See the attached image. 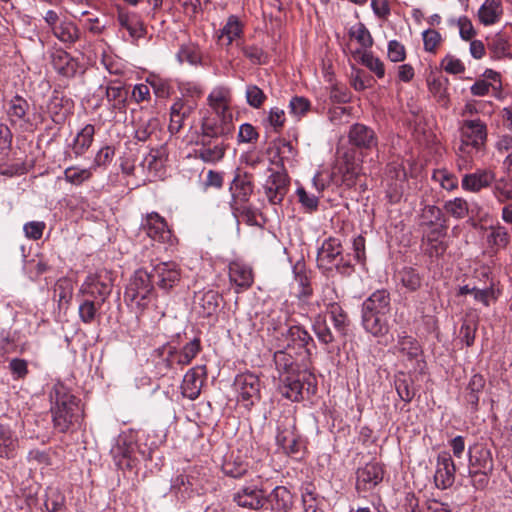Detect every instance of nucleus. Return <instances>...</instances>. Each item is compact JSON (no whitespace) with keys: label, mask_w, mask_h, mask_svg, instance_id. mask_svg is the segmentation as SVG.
<instances>
[{"label":"nucleus","mask_w":512,"mask_h":512,"mask_svg":"<svg viewBox=\"0 0 512 512\" xmlns=\"http://www.w3.org/2000/svg\"><path fill=\"white\" fill-rule=\"evenodd\" d=\"M50 399L53 404V424L58 432L66 433L79 424L82 417L79 399L71 394L68 387L63 383H56L50 392Z\"/></svg>","instance_id":"obj_1"},{"label":"nucleus","mask_w":512,"mask_h":512,"mask_svg":"<svg viewBox=\"0 0 512 512\" xmlns=\"http://www.w3.org/2000/svg\"><path fill=\"white\" fill-rule=\"evenodd\" d=\"M154 279L150 272L144 269H138L131 277L126 287L125 301L139 311L145 310L152 299L155 298L153 285Z\"/></svg>","instance_id":"obj_2"},{"label":"nucleus","mask_w":512,"mask_h":512,"mask_svg":"<svg viewBox=\"0 0 512 512\" xmlns=\"http://www.w3.org/2000/svg\"><path fill=\"white\" fill-rule=\"evenodd\" d=\"M113 274L106 269H100L86 277L81 285L80 293L83 296L99 300L104 304L113 289Z\"/></svg>","instance_id":"obj_3"},{"label":"nucleus","mask_w":512,"mask_h":512,"mask_svg":"<svg viewBox=\"0 0 512 512\" xmlns=\"http://www.w3.org/2000/svg\"><path fill=\"white\" fill-rule=\"evenodd\" d=\"M394 353L408 362L415 363V370L420 374L425 373L426 362L423 359V349L416 338L402 332L397 336V342L393 347Z\"/></svg>","instance_id":"obj_4"},{"label":"nucleus","mask_w":512,"mask_h":512,"mask_svg":"<svg viewBox=\"0 0 512 512\" xmlns=\"http://www.w3.org/2000/svg\"><path fill=\"white\" fill-rule=\"evenodd\" d=\"M312 375L307 371H297L287 375H280L279 392L281 395L293 402L301 401L304 396L305 384L307 392L313 386L310 382Z\"/></svg>","instance_id":"obj_5"},{"label":"nucleus","mask_w":512,"mask_h":512,"mask_svg":"<svg viewBox=\"0 0 512 512\" xmlns=\"http://www.w3.org/2000/svg\"><path fill=\"white\" fill-rule=\"evenodd\" d=\"M238 393V401L250 409L261 399V382L258 376L253 373H243L236 376L234 381Z\"/></svg>","instance_id":"obj_6"},{"label":"nucleus","mask_w":512,"mask_h":512,"mask_svg":"<svg viewBox=\"0 0 512 512\" xmlns=\"http://www.w3.org/2000/svg\"><path fill=\"white\" fill-rule=\"evenodd\" d=\"M271 171L263 184V191L272 205H281L286 194L289 191L290 178L286 171Z\"/></svg>","instance_id":"obj_7"},{"label":"nucleus","mask_w":512,"mask_h":512,"mask_svg":"<svg viewBox=\"0 0 512 512\" xmlns=\"http://www.w3.org/2000/svg\"><path fill=\"white\" fill-rule=\"evenodd\" d=\"M201 139L200 140H212L225 142L234 131V125L232 123V116L214 118H205L201 125Z\"/></svg>","instance_id":"obj_8"},{"label":"nucleus","mask_w":512,"mask_h":512,"mask_svg":"<svg viewBox=\"0 0 512 512\" xmlns=\"http://www.w3.org/2000/svg\"><path fill=\"white\" fill-rule=\"evenodd\" d=\"M150 273L156 285L166 292L176 286L181 279L180 267L173 261L156 264Z\"/></svg>","instance_id":"obj_9"},{"label":"nucleus","mask_w":512,"mask_h":512,"mask_svg":"<svg viewBox=\"0 0 512 512\" xmlns=\"http://www.w3.org/2000/svg\"><path fill=\"white\" fill-rule=\"evenodd\" d=\"M456 466L452 456L447 451L438 454L436 460V471L434 482L437 488L445 490L450 488L455 482Z\"/></svg>","instance_id":"obj_10"},{"label":"nucleus","mask_w":512,"mask_h":512,"mask_svg":"<svg viewBox=\"0 0 512 512\" xmlns=\"http://www.w3.org/2000/svg\"><path fill=\"white\" fill-rule=\"evenodd\" d=\"M463 144L479 150L487 139V128L480 119L465 120L461 126Z\"/></svg>","instance_id":"obj_11"},{"label":"nucleus","mask_w":512,"mask_h":512,"mask_svg":"<svg viewBox=\"0 0 512 512\" xmlns=\"http://www.w3.org/2000/svg\"><path fill=\"white\" fill-rule=\"evenodd\" d=\"M141 227L151 239L160 243L171 242L172 232L168 228L166 220L158 213L147 214Z\"/></svg>","instance_id":"obj_12"},{"label":"nucleus","mask_w":512,"mask_h":512,"mask_svg":"<svg viewBox=\"0 0 512 512\" xmlns=\"http://www.w3.org/2000/svg\"><path fill=\"white\" fill-rule=\"evenodd\" d=\"M336 297L335 290L327 287L322 300L327 308V313L330 315L334 328L340 335L344 336L348 326V317L342 307L335 301Z\"/></svg>","instance_id":"obj_13"},{"label":"nucleus","mask_w":512,"mask_h":512,"mask_svg":"<svg viewBox=\"0 0 512 512\" xmlns=\"http://www.w3.org/2000/svg\"><path fill=\"white\" fill-rule=\"evenodd\" d=\"M383 474V468L379 463H367L357 470L356 489L360 492L372 490L383 480Z\"/></svg>","instance_id":"obj_14"},{"label":"nucleus","mask_w":512,"mask_h":512,"mask_svg":"<svg viewBox=\"0 0 512 512\" xmlns=\"http://www.w3.org/2000/svg\"><path fill=\"white\" fill-rule=\"evenodd\" d=\"M349 143L359 150H372L377 147L378 138L374 130L364 124H353L348 133Z\"/></svg>","instance_id":"obj_15"},{"label":"nucleus","mask_w":512,"mask_h":512,"mask_svg":"<svg viewBox=\"0 0 512 512\" xmlns=\"http://www.w3.org/2000/svg\"><path fill=\"white\" fill-rule=\"evenodd\" d=\"M423 225L431 228V235L446 236L448 230L447 218L442 210L435 205H426L422 209Z\"/></svg>","instance_id":"obj_16"},{"label":"nucleus","mask_w":512,"mask_h":512,"mask_svg":"<svg viewBox=\"0 0 512 512\" xmlns=\"http://www.w3.org/2000/svg\"><path fill=\"white\" fill-rule=\"evenodd\" d=\"M233 501L242 508L259 510L265 504L264 491L256 486H246L234 493Z\"/></svg>","instance_id":"obj_17"},{"label":"nucleus","mask_w":512,"mask_h":512,"mask_svg":"<svg viewBox=\"0 0 512 512\" xmlns=\"http://www.w3.org/2000/svg\"><path fill=\"white\" fill-rule=\"evenodd\" d=\"M342 255V245L338 238L326 239L318 250L317 264L324 270H332L334 262Z\"/></svg>","instance_id":"obj_18"},{"label":"nucleus","mask_w":512,"mask_h":512,"mask_svg":"<svg viewBox=\"0 0 512 512\" xmlns=\"http://www.w3.org/2000/svg\"><path fill=\"white\" fill-rule=\"evenodd\" d=\"M494 180L495 174L491 170L479 169L474 173L465 174L461 185L464 190L477 193L481 189L491 186Z\"/></svg>","instance_id":"obj_19"},{"label":"nucleus","mask_w":512,"mask_h":512,"mask_svg":"<svg viewBox=\"0 0 512 512\" xmlns=\"http://www.w3.org/2000/svg\"><path fill=\"white\" fill-rule=\"evenodd\" d=\"M390 294L387 290L373 292L362 304V312L388 315L391 310Z\"/></svg>","instance_id":"obj_20"},{"label":"nucleus","mask_w":512,"mask_h":512,"mask_svg":"<svg viewBox=\"0 0 512 512\" xmlns=\"http://www.w3.org/2000/svg\"><path fill=\"white\" fill-rule=\"evenodd\" d=\"M117 21L122 28H125L133 40H138L146 34L145 25L141 17L124 9H120L117 15Z\"/></svg>","instance_id":"obj_21"},{"label":"nucleus","mask_w":512,"mask_h":512,"mask_svg":"<svg viewBox=\"0 0 512 512\" xmlns=\"http://www.w3.org/2000/svg\"><path fill=\"white\" fill-rule=\"evenodd\" d=\"M204 374V367H194L184 375L181 385L184 397L195 400L200 395L203 383L201 376Z\"/></svg>","instance_id":"obj_22"},{"label":"nucleus","mask_w":512,"mask_h":512,"mask_svg":"<svg viewBox=\"0 0 512 512\" xmlns=\"http://www.w3.org/2000/svg\"><path fill=\"white\" fill-rule=\"evenodd\" d=\"M194 104L189 103L188 101H184L182 99L177 100L171 106L170 112V124L169 131L172 134L178 133L180 129L184 126V121L191 115L194 111Z\"/></svg>","instance_id":"obj_23"},{"label":"nucleus","mask_w":512,"mask_h":512,"mask_svg":"<svg viewBox=\"0 0 512 512\" xmlns=\"http://www.w3.org/2000/svg\"><path fill=\"white\" fill-rule=\"evenodd\" d=\"M201 148L196 151V156L206 163H215L221 160L227 145L223 141L200 140Z\"/></svg>","instance_id":"obj_24"},{"label":"nucleus","mask_w":512,"mask_h":512,"mask_svg":"<svg viewBox=\"0 0 512 512\" xmlns=\"http://www.w3.org/2000/svg\"><path fill=\"white\" fill-rule=\"evenodd\" d=\"M19 439L15 432L8 426L0 423V457L13 459L17 455Z\"/></svg>","instance_id":"obj_25"},{"label":"nucleus","mask_w":512,"mask_h":512,"mask_svg":"<svg viewBox=\"0 0 512 512\" xmlns=\"http://www.w3.org/2000/svg\"><path fill=\"white\" fill-rule=\"evenodd\" d=\"M52 65L60 75L67 78L74 77L79 68L78 61L63 50H58L52 55Z\"/></svg>","instance_id":"obj_26"},{"label":"nucleus","mask_w":512,"mask_h":512,"mask_svg":"<svg viewBox=\"0 0 512 512\" xmlns=\"http://www.w3.org/2000/svg\"><path fill=\"white\" fill-rule=\"evenodd\" d=\"M229 278L243 290L250 288L254 282L252 268L239 262H232L229 265Z\"/></svg>","instance_id":"obj_27"},{"label":"nucleus","mask_w":512,"mask_h":512,"mask_svg":"<svg viewBox=\"0 0 512 512\" xmlns=\"http://www.w3.org/2000/svg\"><path fill=\"white\" fill-rule=\"evenodd\" d=\"M388 315L362 312V325L374 337H381L389 332Z\"/></svg>","instance_id":"obj_28"},{"label":"nucleus","mask_w":512,"mask_h":512,"mask_svg":"<svg viewBox=\"0 0 512 512\" xmlns=\"http://www.w3.org/2000/svg\"><path fill=\"white\" fill-rule=\"evenodd\" d=\"M265 503H268L274 512H287L292 506V494L286 487L277 486L265 496Z\"/></svg>","instance_id":"obj_29"},{"label":"nucleus","mask_w":512,"mask_h":512,"mask_svg":"<svg viewBox=\"0 0 512 512\" xmlns=\"http://www.w3.org/2000/svg\"><path fill=\"white\" fill-rule=\"evenodd\" d=\"M503 15V6L501 0H485L478 10L479 21L490 26L497 23Z\"/></svg>","instance_id":"obj_30"},{"label":"nucleus","mask_w":512,"mask_h":512,"mask_svg":"<svg viewBox=\"0 0 512 512\" xmlns=\"http://www.w3.org/2000/svg\"><path fill=\"white\" fill-rule=\"evenodd\" d=\"M296 419L291 414H282L277 420L276 442L281 446L297 435Z\"/></svg>","instance_id":"obj_31"},{"label":"nucleus","mask_w":512,"mask_h":512,"mask_svg":"<svg viewBox=\"0 0 512 512\" xmlns=\"http://www.w3.org/2000/svg\"><path fill=\"white\" fill-rule=\"evenodd\" d=\"M469 474L472 473H492L493 459L490 450L485 448L478 449L475 454L469 453Z\"/></svg>","instance_id":"obj_32"},{"label":"nucleus","mask_w":512,"mask_h":512,"mask_svg":"<svg viewBox=\"0 0 512 512\" xmlns=\"http://www.w3.org/2000/svg\"><path fill=\"white\" fill-rule=\"evenodd\" d=\"M95 127L92 124L85 125L76 135L71 145L75 157L86 153L94 141Z\"/></svg>","instance_id":"obj_33"},{"label":"nucleus","mask_w":512,"mask_h":512,"mask_svg":"<svg viewBox=\"0 0 512 512\" xmlns=\"http://www.w3.org/2000/svg\"><path fill=\"white\" fill-rule=\"evenodd\" d=\"M167 159L168 150L166 145L163 144L157 148H152L148 155L144 158L142 164L150 172H154L155 175H158L163 170Z\"/></svg>","instance_id":"obj_34"},{"label":"nucleus","mask_w":512,"mask_h":512,"mask_svg":"<svg viewBox=\"0 0 512 512\" xmlns=\"http://www.w3.org/2000/svg\"><path fill=\"white\" fill-rule=\"evenodd\" d=\"M53 35L67 46L73 45L80 37V30L77 25L69 20L61 21L52 30Z\"/></svg>","instance_id":"obj_35"},{"label":"nucleus","mask_w":512,"mask_h":512,"mask_svg":"<svg viewBox=\"0 0 512 512\" xmlns=\"http://www.w3.org/2000/svg\"><path fill=\"white\" fill-rule=\"evenodd\" d=\"M485 379L480 374H474L466 388L465 401L471 406L473 412L478 410V404L480 400V394L483 392L485 387Z\"/></svg>","instance_id":"obj_36"},{"label":"nucleus","mask_w":512,"mask_h":512,"mask_svg":"<svg viewBox=\"0 0 512 512\" xmlns=\"http://www.w3.org/2000/svg\"><path fill=\"white\" fill-rule=\"evenodd\" d=\"M230 92L228 89L218 88L208 96V103L217 116H232L228 113Z\"/></svg>","instance_id":"obj_37"},{"label":"nucleus","mask_w":512,"mask_h":512,"mask_svg":"<svg viewBox=\"0 0 512 512\" xmlns=\"http://www.w3.org/2000/svg\"><path fill=\"white\" fill-rule=\"evenodd\" d=\"M394 384L399 398L406 403H410L417 391L412 377L404 372H399L395 376Z\"/></svg>","instance_id":"obj_38"},{"label":"nucleus","mask_w":512,"mask_h":512,"mask_svg":"<svg viewBox=\"0 0 512 512\" xmlns=\"http://www.w3.org/2000/svg\"><path fill=\"white\" fill-rule=\"evenodd\" d=\"M29 110V103L20 95H15L7 103V116L11 124L25 119Z\"/></svg>","instance_id":"obj_39"},{"label":"nucleus","mask_w":512,"mask_h":512,"mask_svg":"<svg viewBox=\"0 0 512 512\" xmlns=\"http://www.w3.org/2000/svg\"><path fill=\"white\" fill-rule=\"evenodd\" d=\"M287 338L294 345L304 348L308 355L311 354L310 346H315L314 340L309 332L299 325H293L288 329Z\"/></svg>","instance_id":"obj_40"},{"label":"nucleus","mask_w":512,"mask_h":512,"mask_svg":"<svg viewBox=\"0 0 512 512\" xmlns=\"http://www.w3.org/2000/svg\"><path fill=\"white\" fill-rule=\"evenodd\" d=\"M337 170L341 174V184L349 188L356 184L360 167L352 158L346 155L343 163L339 164Z\"/></svg>","instance_id":"obj_41"},{"label":"nucleus","mask_w":512,"mask_h":512,"mask_svg":"<svg viewBox=\"0 0 512 512\" xmlns=\"http://www.w3.org/2000/svg\"><path fill=\"white\" fill-rule=\"evenodd\" d=\"M197 298L203 316L209 317L217 312L221 301V295L217 291L202 292Z\"/></svg>","instance_id":"obj_42"},{"label":"nucleus","mask_w":512,"mask_h":512,"mask_svg":"<svg viewBox=\"0 0 512 512\" xmlns=\"http://www.w3.org/2000/svg\"><path fill=\"white\" fill-rule=\"evenodd\" d=\"M248 469L249 464L239 456L234 457L231 455L229 458L225 459L222 464L223 473L231 478L243 477L248 472Z\"/></svg>","instance_id":"obj_43"},{"label":"nucleus","mask_w":512,"mask_h":512,"mask_svg":"<svg viewBox=\"0 0 512 512\" xmlns=\"http://www.w3.org/2000/svg\"><path fill=\"white\" fill-rule=\"evenodd\" d=\"M510 43L508 37L503 33L495 34L488 42V49L496 59L508 57L512 59L509 53Z\"/></svg>","instance_id":"obj_44"},{"label":"nucleus","mask_w":512,"mask_h":512,"mask_svg":"<svg viewBox=\"0 0 512 512\" xmlns=\"http://www.w3.org/2000/svg\"><path fill=\"white\" fill-rule=\"evenodd\" d=\"M160 131V121L158 118L151 117L147 120H140L135 130V138L138 141L145 142L153 135L156 136Z\"/></svg>","instance_id":"obj_45"},{"label":"nucleus","mask_w":512,"mask_h":512,"mask_svg":"<svg viewBox=\"0 0 512 512\" xmlns=\"http://www.w3.org/2000/svg\"><path fill=\"white\" fill-rule=\"evenodd\" d=\"M399 281L409 292H415L422 286V276L412 267H404L398 273Z\"/></svg>","instance_id":"obj_46"},{"label":"nucleus","mask_w":512,"mask_h":512,"mask_svg":"<svg viewBox=\"0 0 512 512\" xmlns=\"http://www.w3.org/2000/svg\"><path fill=\"white\" fill-rule=\"evenodd\" d=\"M103 304H99V300L87 297L78 308L79 318L85 324L94 322L98 315V311Z\"/></svg>","instance_id":"obj_47"},{"label":"nucleus","mask_w":512,"mask_h":512,"mask_svg":"<svg viewBox=\"0 0 512 512\" xmlns=\"http://www.w3.org/2000/svg\"><path fill=\"white\" fill-rule=\"evenodd\" d=\"M73 295V284L68 278H60L54 286V299L58 301L59 308L68 305Z\"/></svg>","instance_id":"obj_48"},{"label":"nucleus","mask_w":512,"mask_h":512,"mask_svg":"<svg viewBox=\"0 0 512 512\" xmlns=\"http://www.w3.org/2000/svg\"><path fill=\"white\" fill-rule=\"evenodd\" d=\"M242 34V25L237 16L231 15L229 16L226 24L221 29V34L219 39L221 41L226 40V45L229 46L233 42L234 39L240 37Z\"/></svg>","instance_id":"obj_49"},{"label":"nucleus","mask_w":512,"mask_h":512,"mask_svg":"<svg viewBox=\"0 0 512 512\" xmlns=\"http://www.w3.org/2000/svg\"><path fill=\"white\" fill-rule=\"evenodd\" d=\"M274 363L280 375H287L300 371L294 362L293 357L285 350H279L274 353Z\"/></svg>","instance_id":"obj_50"},{"label":"nucleus","mask_w":512,"mask_h":512,"mask_svg":"<svg viewBox=\"0 0 512 512\" xmlns=\"http://www.w3.org/2000/svg\"><path fill=\"white\" fill-rule=\"evenodd\" d=\"M92 177V168L79 169L75 166L67 167L64 170V179L66 182L79 186Z\"/></svg>","instance_id":"obj_51"},{"label":"nucleus","mask_w":512,"mask_h":512,"mask_svg":"<svg viewBox=\"0 0 512 512\" xmlns=\"http://www.w3.org/2000/svg\"><path fill=\"white\" fill-rule=\"evenodd\" d=\"M313 331L318 340L323 344H330L335 341V336L331 329L328 327L326 319L318 315L313 322Z\"/></svg>","instance_id":"obj_52"},{"label":"nucleus","mask_w":512,"mask_h":512,"mask_svg":"<svg viewBox=\"0 0 512 512\" xmlns=\"http://www.w3.org/2000/svg\"><path fill=\"white\" fill-rule=\"evenodd\" d=\"M444 209L449 215L456 219H463L469 213V206L467 201L460 197L446 201L444 204Z\"/></svg>","instance_id":"obj_53"},{"label":"nucleus","mask_w":512,"mask_h":512,"mask_svg":"<svg viewBox=\"0 0 512 512\" xmlns=\"http://www.w3.org/2000/svg\"><path fill=\"white\" fill-rule=\"evenodd\" d=\"M200 343L198 339L187 343L180 352L173 355L174 360L180 365H188L191 360L198 354Z\"/></svg>","instance_id":"obj_54"},{"label":"nucleus","mask_w":512,"mask_h":512,"mask_svg":"<svg viewBox=\"0 0 512 512\" xmlns=\"http://www.w3.org/2000/svg\"><path fill=\"white\" fill-rule=\"evenodd\" d=\"M294 275L295 280L301 287V290L299 291V296L301 297H309L312 295V288L310 286L309 277L305 270V264L301 262H297L294 266Z\"/></svg>","instance_id":"obj_55"},{"label":"nucleus","mask_w":512,"mask_h":512,"mask_svg":"<svg viewBox=\"0 0 512 512\" xmlns=\"http://www.w3.org/2000/svg\"><path fill=\"white\" fill-rule=\"evenodd\" d=\"M235 189L238 191V197L242 201H248L249 196L253 192V183L251 181V175L245 173L243 176L237 174L232 183Z\"/></svg>","instance_id":"obj_56"},{"label":"nucleus","mask_w":512,"mask_h":512,"mask_svg":"<svg viewBox=\"0 0 512 512\" xmlns=\"http://www.w3.org/2000/svg\"><path fill=\"white\" fill-rule=\"evenodd\" d=\"M493 183V194L499 202L512 200V179H495Z\"/></svg>","instance_id":"obj_57"},{"label":"nucleus","mask_w":512,"mask_h":512,"mask_svg":"<svg viewBox=\"0 0 512 512\" xmlns=\"http://www.w3.org/2000/svg\"><path fill=\"white\" fill-rule=\"evenodd\" d=\"M361 63L371 72L375 73L378 78L384 77L385 68L383 62L379 58L374 57L371 52L364 51L361 54Z\"/></svg>","instance_id":"obj_58"},{"label":"nucleus","mask_w":512,"mask_h":512,"mask_svg":"<svg viewBox=\"0 0 512 512\" xmlns=\"http://www.w3.org/2000/svg\"><path fill=\"white\" fill-rule=\"evenodd\" d=\"M245 96L248 105L255 109H259L260 107H262V105L267 99V96L265 95L263 90L256 85H248L246 87Z\"/></svg>","instance_id":"obj_59"},{"label":"nucleus","mask_w":512,"mask_h":512,"mask_svg":"<svg viewBox=\"0 0 512 512\" xmlns=\"http://www.w3.org/2000/svg\"><path fill=\"white\" fill-rule=\"evenodd\" d=\"M132 451V445L120 437L110 452L117 464L120 465L122 459L130 458Z\"/></svg>","instance_id":"obj_60"},{"label":"nucleus","mask_w":512,"mask_h":512,"mask_svg":"<svg viewBox=\"0 0 512 512\" xmlns=\"http://www.w3.org/2000/svg\"><path fill=\"white\" fill-rule=\"evenodd\" d=\"M350 36L355 38L364 48H368L373 45V38L363 23H358L353 26L350 30Z\"/></svg>","instance_id":"obj_61"},{"label":"nucleus","mask_w":512,"mask_h":512,"mask_svg":"<svg viewBox=\"0 0 512 512\" xmlns=\"http://www.w3.org/2000/svg\"><path fill=\"white\" fill-rule=\"evenodd\" d=\"M296 194L298 201L306 211L313 212L317 210L319 204V198L317 196L309 194L303 187H299L296 190Z\"/></svg>","instance_id":"obj_62"},{"label":"nucleus","mask_w":512,"mask_h":512,"mask_svg":"<svg viewBox=\"0 0 512 512\" xmlns=\"http://www.w3.org/2000/svg\"><path fill=\"white\" fill-rule=\"evenodd\" d=\"M477 330V325L474 320L466 319L464 320L459 336L462 341L466 343L467 346H472L475 340V334Z\"/></svg>","instance_id":"obj_63"},{"label":"nucleus","mask_w":512,"mask_h":512,"mask_svg":"<svg viewBox=\"0 0 512 512\" xmlns=\"http://www.w3.org/2000/svg\"><path fill=\"white\" fill-rule=\"evenodd\" d=\"M44 506L48 512H65V498L58 492H53L45 500Z\"/></svg>","instance_id":"obj_64"}]
</instances>
